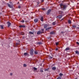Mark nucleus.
Returning a JSON list of instances; mask_svg holds the SVG:
<instances>
[{"label":"nucleus","instance_id":"4","mask_svg":"<svg viewBox=\"0 0 79 79\" xmlns=\"http://www.w3.org/2000/svg\"><path fill=\"white\" fill-rule=\"evenodd\" d=\"M43 32H44V31H38L37 32V34H38L39 35L40 34H42V33H43Z\"/></svg>","mask_w":79,"mask_h":79},{"label":"nucleus","instance_id":"15","mask_svg":"<svg viewBox=\"0 0 79 79\" xmlns=\"http://www.w3.org/2000/svg\"><path fill=\"white\" fill-rule=\"evenodd\" d=\"M68 23L69 24H71V21L69 19L68 20Z\"/></svg>","mask_w":79,"mask_h":79},{"label":"nucleus","instance_id":"43","mask_svg":"<svg viewBox=\"0 0 79 79\" xmlns=\"http://www.w3.org/2000/svg\"><path fill=\"white\" fill-rule=\"evenodd\" d=\"M9 3H10V4L12 3V2H10Z\"/></svg>","mask_w":79,"mask_h":79},{"label":"nucleus","instance_id":"37","mask_svg":"<svg viewBox=\"0 0 79 79\" xmlns=\"http://www.w3.org/2000/svg\"><path fill=\"white\" fill-rule=\"evenodd\" d=\"M56 45H58V43H56Z\"/></svg>","mask_w":79,"mask_h":79},{"label":"nucleus","instance_id":"30","mask_svg":"<svg viewBox=\"0 0 79 79\" xmlns=\"http://www.w3.org/2000/svg\"><path fill=\"white\" fill-rule=\"evenodd\" d=\"M52 58H53V57H52V56H49V59H52Z\"/></svg>","mask_w":79,"mask_h":79},{"label":"nucleus","instance_id":"18","mask_svg":"<svg viewBox=\"0 0 79 79\" xmlns=\"http://www.w3.org/2000/svg\"><path fill=\"white\" fill-rule=\"evenodd\" d=\"M75 53L76 54H77L78 55H79V52L78 51H76L75 52Z\"/></svg>","mask_w":79,"mask_h":79},{"label":"nucleus","instance_id":"17","mask_svg":"<svg viewBox=\"0 0 79 79\" xmlns=\"http://www.w3.org/2000/svg\"><path fill=\"white\" fill-rule=\"evenodd\" d=\"M56 69V67H53L52 68V70H55Z\"/></svg>","mask_w":79,"mask_h":79},{"label":"nucleus","instance_id":"25","mask_svg":"<svg viewBox=\"0 0 79 79\" xmlns=\"http://www.w3.org/2000/svg\"><path fill=\"white\" fill-rule=\"evenodd\" d=\"M40 71L41 73H43V72H44V71H43V69H40Z\"/></svg>","mask_w":79,"mask_h":79},{"label":"nucleus","instance_id":"6","mask_svg":"<svg viewBox=\"0 0 79 79\" xmlns=\"http://www.w3.org/2000/svg\"><path fill=\"white\" fill-rule=\"evenodd\" d=\"M62 15H59L57 16L56 18H58L59 19H61V18H62Z\"/></svg>","mask_w":79,"mask_h":79},{"label":"nucleus","instance_id":"47","mask_svg":"<svg viewBox=\"0 0 79 79\" xmlns=\"http://www.w3.org/2000/svg\"><path fill=\"white\" fill-rule=\"evenodd\" d=\"M75 79H77V78H75Z\"/></svg>","mask_w":79,"mask_h":79},{"label":"nucleus","instance_id":"11","mask_svg":"<svg viewBox=\"0 0 79 79\" xmlns=\"http://www.w3.org/2000/svg\"><path fill=\"white\" fill-rule=\"evenodd\" d=\"M44 27L45 29H46L47 27V24H44Z\"/></svg>","mask_w":79,"mask_h":79},{"label":"nucleus","instance_id":"34","mask_svg":"<svg viewBox=\"0 0 79 79\" xmlns=\"http://www.w3.org/2000/svg\"><path fill=\"white\" fill-rule=\"evenodd\" d=\"M19 44V43H16V44H15V45L16 46H17V45H18Z\"/></svg>","mask_w":79,"mask_h":79},{"label":"nucleus","instance_id":"31","mask_svg":"<svg viewBox=\"0 0 79 79\" xmlns=\"http://www.w3.org/2000/svg\"><path fill=\"white\" fill-rule=\"evenodd\" d=\"M61 79V77H59L56 79Z\"/></svg>","mask_w":79,"mask_h":79},{"label":"nucleus","instance_id":"21","mask_svg":"<svg viewBox=\"0 0 79 79\" xmlns=\"http://www.w3.org/2000/svg\"><path fill=\"white\" fill-rule=\"evenodd\" d=\"M73 28H76V25H73L72 26Z\"/></svg>","mask_w":79,"mask_h":79},{"label":"nucleus","instance_id":"32","mask_svg":"<svg viewBox=\"0 0 79 79\" xmlns=\"http://www.w3.org/2000/svg\"><path fill=\"white\" fill-rule=\"evenodd\" d=\"M21 34L22 35H24V33L23 32H22L21 33Z\"/></svg>","mask_w":79,"mask_h":79},{"label":"nucleus","instance_id":"12","mask_svg":"<svg viewBox=\"0 0 79 79\" xmlns=\"http://www.w3.org/2000/svg\"><path fill=\"white\" fill-rule=\"evenodd\" d=\"M19 27H26V26L25 25H20L19 26Z\"/></svg>","mask_w":79,"mask_h":79},{"label":"nucleus","instance_id":"48","mask_svg":"<svg viewBox=\"0 0 79 79\" xmlns=\"http://www.w3.org/2000/svg\"><path fill=\"white\" fill-rule=\"evenodd\" d=\"M20 1H21L22 0H19Z\"/></svg>","mask_w":79,"mask_h":79},{"label":"nucleus","instance_id":"1","mask_svg":"<svg viewBox=\"0 0 79 79\" xmlns=\"http://www.w3.org/2000/svg\"><path fill=\"white\" fill-rule=\"evenodd\" d=\"M60 6L61 8L63 9V10H65L67 8V5L62 3L60 4Z\"/></svg>","mask_w":79,"mask_h":79},{"label":"nucleus","instance_id":"27","mask_svg":"<svg viewBox=\"0 0 79 79\" xmlns=\"http://www.w3.org/2000/svg\"><path fill=\"white\" fill-rule=\"evenodd\" d=\"M29 34H33L34 33H33V32H32L31 31H30L29 32Z\"/></svg>","mask_w":79,"mask_h":79},{"label":"nucleus","instance_id":"10","mask_svg":"<svg viewBox=\"0 0 79 79\" xmlns=\"http://www.w3.org/2000/svg\"><path fill=\"white\" fill-rule=\"evenodd\" d=\"M52 29V27H48L46 29V31H48L49 29Z\"/></svg>","mask_w":79,"mask_h":79},{"label":"nucleus","instance_id":"38","mask_svg":"<svg viewBox=\"0 0 79 79\" xmlns=\"http://www.w3.org/2000/svg\"><path fill=\"white\" fill-rule=\"evenodd\" d=\"M19 8H21V6H18Z\"/></svg>","mask_w":79,"mask_h":79},{"label":"nucleus","instance_id":"8","mask_svg":"<svg viewBox=\"0 0 79 79\" xmlns=\"http://www.w3.org/2000/svg\"><path fill=\"white\" fill-rule=\"evenodd\" d=\"M7 23H8L7 26H8V27H10V26H11V23H10L9 22H8Z\"/></svg>","mask_w":79,"mask_h":79},{"label":"nucleus","instance_id":"28","mask_svg":"<svg viewBox=\"0 0 79 79\" xmlns=\"http://www.w3.org/2000/svg\"><path fill=\"white\" fill-rule=\"evenodd\" d=\"M34 53H35V54H36V55H37V53H38V52L37 51H35L34 52Z\"/></svg>","mask_w":79,"mask_h":79},{"label":"nucleus","instance_id":"9","mask_svg":"<svg viewBox=\"0 0 79 79\" xmlns=\"http://www.w3.org/2000/svg\"><path fill=\"white\" fill-rule=\"evenodd\" d=\"M38 21H39V20H38L37 19H35L34 20L35 23H37Z\"/></svg>","mask_w":79,"mask_h":79},{"label":"nucleus","instance_id":"3","mask_svg":"<svg viewBox=\"0 0 79 79\" xmlns=\"http://www.w3.org/2000/svg\"><path fill=\"white\" fill-rule=\"evenodd\" d=\"M51 11H52V10L51 9L48 10L47 11V15H50V13L51 12Z\"/></svg>","mask_w":79,"mask_h":79},{"label":"nucleus","instance_id":"35","mask_svg":"<svg viewBox=\"0 0 79 79\" xmlns=\"http://www.w3.org/2000/svg\"><path fill=\"white\" fill-rule=\"evenodd\" d=\"M42 9L43 10H45V8H42Z\"/></svg>","mask_w":79,"mask_h":79},{"label":"nucleus","instance_id":"39","mask_svg":"<svg viewBox=\"0 0 79 79\" xmlns=\"http://www.w3.org/2000/svg\"><path fill=\"white\" fill-rule=\"evenodd\" d=\"M61 34H64V32H63V31H62L61 32Z\"/></svg>","mask_w":79,"mask_h":79},{"label":"nucleus","instance_id":"22","mask_svg":"<svg viewBox=\"0 0 79 79\" xmlns=\"http://www.w3.org/2000/svg\"><path fill=\"white\" fill-rule=\"evenodd\" d=\"M50 34H54V32L52 31L50 32Z\"/></svg>","mask_w":79,"mask_h":79},{"label":"nucleus","instance_id":"20","mask_svg":"<svg viewBox=\"0 0 79 79\" xmlns=\"http://www.w3.org/2000/svg\"><path fill=\"white\" fill-rule=\"evenodd\" d=\"M0 26L1 27V29H2L4 28L3 27V25H0Z\"/></svg>","mask_w":79,"mask_h":79},{"label":"nucleus","instance_id":"5","mask_svg":"<svg viewBox=\"0 0 79 79\" xmlns=\"http://www.w3.org/2000/svg\"><path fill=\"white\" fill-rule=\"evenodd\" d=\"M7 4L8 5V6H9V8H13V6H12L10 5V4H9V3H7Z\"/></svg>","mask_w":79,"mask_h":79},{"label":"nucleus","instance_id":"46","mask_svg":"<svg viewBox=\"0 0 79 79\" xmlns=\"http://www.w3.org/2000/svg\"><path fill=\"white\" fill-rule=\"evenodd\" d=\"M77 29H79V27H77Z\"/></svg>","mask_w":79,"mask_h":79},{"label":"nucleus","instance_id":"42","mask_svg":"<svg viewBox=\"0 0 79 79\" xmlns=\"http://www.w3.org/2000/svg\"><path fill=\"white\" fill-rule=\"evenodd\" d=\"M58 50V48H56V50Z\"/></svg>","mask_w":79,"mask_h":79},{"label":"nucleus","instance_id":"14","mask_svg":"<svg viewBox=\"0 0 79 79\" xmlns=\"http://www.w3.org/2000/svg\"><path fill=\"white\" fill-rule=\"evenodd\" d=\"M37 44L38 45H42V42H39L37 43Z\"/></svg>","mask_w":79,"mask_h":79},{"label":"nucleus","instance_id":"40","mask_svg":"<svg viewBox=\"0 0 79 79\" xmlns=\"http://www.w3.org/2000/svg\"><path fill=\"white\" fill-rule=\"evenodd\" d=\"M77 44H78V45H79V43L78 42H77Z\"/></svg>","mask_w":79,"mask_h":79},{"label":"nucleus","instance_id":"23","mask_svg":"<svg viewBox=\"0 0 79 79\" xmlns=\"http://www.w3.org/2000/svg\"><path fill=\"white\" fill-rule=\"evenodd\" d=\"M27 55H28V54H27V53H24V55L25 56H27Z\"/></svg>","mask_w":79,"mask_h":79},{"label":"nucleus","instance_id":"24","mask_svg":"<svg viewBox=\"0 0 79 79\" xmlns=\"http://www.w3.org/2000/svg\"><path fill=\"white\" fill-rule=\"evenodd\" d=\"M56 24V23L55 22H54L52 23V25H53V26H55V25Z\"/></svg>","mask_w":79,"mask_h":79},{"label":"nucleus","instance_id":"7","mask_svg":"<svg viewBox=\"0 0 79 79\" xmlns=\"http://www.w3.org/2000/svg\"><path fill=\"white\" fill-rule=\"evenodd\" d=\"M40 20L41 21H44V17L41 16L40 17Z\"/></svg>","mask_w":79,"mask_h":79},{"label":"nucleus","instance_id":"2","mask_svg":"<svg viewBox=\"0 0 79 79\" xmlns=\"http://www.w3.org/2000/svg\"><path fill=\"white\" fill-rule=\"evenodd\" d=\"M30 55H34V50L31 49L30 52Z\"/></svg>","mask_w":79,"mask_h":79},{"label":"nucleus","instance_id":"19","mask_svg":"<svg viewBox=\"0 0 79 79\" xmlns=\"http://www.w3.org/2000/svg\"><path fill=\"white\" fill-rule=\"evenodd\" d=\"M33 69L34 71H37V69L35 67H33Z\"/></svg>","mask_w":79,"mask_h":79},{"label":"nucleus","instance_id":"44","mask_svg":"<svg viewBox=\"0 0 79 79\" xmlns=\"http://www.w3.org/2000/svg\"><path fill=\"white\" fill-rule=\"evenodd\" d=\"M44 29H42V31H44Z\"/></svg>","mask_w":79,"mask_h":79},{"label":"nucleus","instance_id":"26","mask_svg":"<svg viewBox=\"0 0 79 79\" xmlns=\"http://www.w3.org/2000/svg\"><path fill=\"white\" fill-rule=\"evenodd\" d=\"M59 75H60V77H61V76H63V74L62 73H60L59 74Z\"/></svg>","mask_w":79,"mask_h":79},{"label":"nucleus","instance_id":"41","mask_svg":"<svg viewBox=\"0 0 79 79\" xmlns=\"http://www.w3.org/2000/svg\"><path fill=\"white\" fill-rule=\"evenodd\" d=\"M45 71H47L48 70V69H45Z\"/></svg>","mask_w":79,"mask_h":79},{"label":"nucleus","instance_id":"36","mask_svg":"<svg viewBox=\"0 0 79 79\" xmlns=\"http://www.w3.org/2000/svg\"><path fill=\"white\" fill-rule=\"evenodd\" d=\"M10 76H12V75H13V73H10Z\"/></svg>","mask_w":79,"mask_h":79},{"label":"nucleus","instance_id":"16","mask_svg":"<svg viewBox=\"0 0 79 79\" xmlns=\"http://www.w3.org/2000/svg\"><path fill=\"white\" fill-rule=\"evenodd\" d=\"M70 48H69L67 47L65 49V51H68V50H69Z\"/></svg>","mask_w":79,"mask_h":79},{"label":"nucleus","instance_id":"33","mask_svg":"<svg viewBox=\"0 0 79 79\" xmlns=\"http://www.w3.org/2000/svg\"><path fill=\"white\" fill-rule=\"evenodd\" d=\"M21 22H22V23H24V20H23L21 21Z\"/></svg>","mask_w":79,"mask_h":79},{"label":"nucleus","instance_id":"49","mask_svg":"<svg viewBox=\"0 0 79 79\" xmlns=\"http://www.w3.org/2000/svg\"><path fill=\"white\" fill-rule=\"evenodd\" d=\"M62 20H63V19H61V21H62Z\"/></svg>","mask_w":79,"mask_h":79},{"label":"nucleus","instance_id":"45","mask_svg":"<svg viewBox=\"0 0 79 79\" xmlns=\"http://www.w3.org/2000/svg\"><path fill=\"white\" fill-rule=\"evenodd\" d=\"M44 1V0H42V2H43Z\"/></svg>","mask_w":79,"mask_h":79},{"label":"nucleus","instance_id":"29","mask_svg":"<svg viewBox=\"0 0 79 79\" xmlns=\"http://www.w3.org/2000/svg\"><path fill=\"white\" fill-rule=\"evenodd\" d=\"M23 66H24V67H26V66H27V65H26V64H23Z\"/></svg>","mask_w":79,"mask_h":79},{"label":"nucleus","instance_id":"13","mask_svg":"<svg viewBox=\"0 0 79 79\" xmlns=\"http://www.w3.org/2000/svg\"><path fill=\"white\" fill-rule=\"evenodd\" d=\"M63 14H64L63 12L61 11H59V14H60V15H63Z\"/></svg>","mask_w":79,"mask_h":79}]
</instances>
